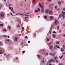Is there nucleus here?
Listing matches in <instances>:
<instances>
[{
  "label": "nucleus",
  "mask_w": 65,
  "mask_h": 65,
  "mask_svg": "<svg viewBox=\"0 0 65 65\" xmlns=\"http://www.w3.org/2000/svg\"><path fill=\"white\" fill-rule=\"evenodd\" d=\"M25 38H26V39H28V37L27 36H25Z\"/></svg>",
  "instance_id": "obj_29"
},
{
  "label": "nucleus",
  "mask_w": 65,
  "mask_h": 65,
  "mask_svg": "<svg viewBox=\"0 0 65 65\" xmlns=\"http://www.w3.org/2000/svg\"><path fill=\"white\" fill-rule=\"evenodd\" d=\"M57 29L58 30H59V26H58Z\"/></svg>",
  "instance_id": "obj_33"
},
{
  "label": "nucleus",
  "mask_w": 65,
  "mask_h": 65,
  "mask_svg": "<svg viewBox=\"0 0 65 65\" xmlns=\"http://www.w3.org/2000/svg\"><path fill=\"white\" fill-rule=\"evenodd\" d=\"M35 12H38V10H35Z\"/></svg>",
  "instance_id": "obj_26"
},
{
  "label": "nucleus",
  "mask_w": 65,
  "mask_h": 65,
  "mask_svg": "<svg viewBox=\"0 0 65 65\" xmlns=\"http://www.w3.org/2000/svg\"><path fill=\"white\" fill-rule=\"evenodd\" d=\"M39 5L40 7H41V8H43V7H44L41 6V4H40V3H39Z\"/></svg>",
  "instance_id": "obj_4"
},
{
  "label": "nucleus",
  "mask_w": 65,
  "mask_h": 65,
  "mask_svg": "<svg viewBox=\"0 0 65 65\" xmlns=\"http://www.w3.org/2000/svg\"><path fill=\"white\" fill-rule=\"evenodd\" d=\"M10 14L11 15H13V14H12V13H10Z\"/></svg>",
  "instance_id": "obj_53"
},
{
  "label": "nucleus",
  "mask_w": 65,
  "mask_h": 65,
  "mask_svg": "<svg viewBox=\"0 0 65 65\" xmlns=\"http://www.w3.org/2000/svg\"><path fill=\"white\" fill-rule=\"evenodd\" d=\"M52 33V31H50V34H51V33Z\"/></svg>",
  "instance_id": "obj_39"
},
{
  "label": "nucleus",
  "mask_w": 65,
  "mask_h": 65,
  "mask_svg": "<svg viewBox=\"0 0 65 65\" xmlns=\"http://www.w3.org/2000/svg\"><path fill=\"white\" fill-rule=\"evenodd\" d=\"M8 38H10L9 36H8Z\"/></svg>",
  "instance_id": "obj_62"
},
{
  "label": "nucleus",
  "mask_w": 65,
  "mask_h": 65,
  "mask_svg": "<svg viewBox=\"0 0 65 65\" xmlns=\"http://www.w3.org/2000/svg\"><path fill=\"white\" fill-rule=\"evenodd\" d=\"M8 28L9 29H10V26H9L8 27Z\"/></svg>",
  "instance_id": "obj_35"
},
{
  "label": "nucleus",
  "mask_w": 65,
  "mask_h": 65,
  "mask_svg": "<svg viewBox=\"0 0 65 65\" xmlns=\"http://www.w3.org/2000/svg\"><path fill=\"white\" fill-rule=\"evenodd\" d=\"M63 10L64 11H65V8H63Z\"/></svg>",
  "instance_id": "obj_54"
},
{
  "label": "nucleus",
  "mask_w": 65,
  "mask_h": 65,
  "mask_svg": "<svg viewBox=\"0 0 65 65\" xmlns=\"http://www.w3.org/2000/svg\"><path fill=\"white\" fill-rule=\"evenodd\" d=\"M63 56L62 55L60 57V59H62V58H63Z\"/></svg>",
  "instance_id": "obj_43"
},
{
  "label": "nucleus",
  "mask_w": 65,
  "mask_h": 65,
  "mask_svg": "<svg viewBox=\"0 0 65 65\" xmlns=\"http://www.w3.org/2000/svg\"><path fill=\"white\" fill-rule=\"evenodd\" d=\"M61 30H60L59 31V33H61Z\"/></svg>",
  "instance_id": "obj_60"
},
{
  "label": "nucleus",
  "mask_w": 65,
  "mask_h": 65,
  "mask_svg": "<svg viewBox=\"0 0 65 65\" xmlns=\"http://www.w3.org/2000/svg\"><path fill=\"white\" fill-rule=\"evenodd\" d=\"M6 41H8V42H9V40L8 39H6Z\"/></svg>",
  "instance_id": "obj_19"
},
{
  "label": "nucleus",
  "mask_w": 65,
  "mask_h": 65,
  "mask_svg": "<svg viewBox=\"0 0 65 65\" xmlns=\"http://www.w3.org/2000/svg\"><path fill=\"white\" fill-rule=\"evenodd\" d=\"M37 56H38V57H40V55H37Z\"/></svg>",
  "instance_id": "obj_61"
},
{
  "label": "nucleus",
  "mask_w": 65,
  "mask_h": 65,
  "mask_svg": "<svg viewBox=\"0 0 65 65\" xmlns=\"http://www.w3.org/2000/svg\"><path fill=\"white\" fill-rule=\"evenodd\" d=\"M53 43V42H52V41H51L50 42V43Z\"/></svg>",
  "instance_id": "obj_63"
},
{
  "label": "nucleus",
  "mask_w": 65,
  "mask_h": 65,
  "mask_svg": "<svg viewBox=\"0 0 65 65\" xmlns=\"http://www.w3.org/2000/svg\"><path fill=\"white\" fill-rule=\"evenodd\" d=\"M63 26H64V27H65V24L64 23L63 25Z\"/></svg>",
  "instance_id": "obj_59"
},
{
  "label": "nucleus",
  "mask_w": 65,
  "mask_h": 65,
  "mask_svg": "<svg viewBox=\"0 0 65 65\" xmlns=\"http://www.w3.org/2000/svg\"><path fill=\"white\" fill-rule=\"evenodd\" d=\"M1 44H2V42L0 41V45H1Z\"/></svg>",
  "instance_id": "obj_46"
},
{
  "label": "nucleus",
  "mask_w": 65,
  "mask_h": 65,
  "mask_svg": "<svg viewBox=\"0 0 65 65\" xmlns=\"http://www.w3.org/2000/svg\"><path fill=\"white\" fill-rule=\"evenodd\" d=\"M50 18L51 20H53V19H54V17H53V16H50Z\"/></svg>",
  "instance_id": "obj_8"
},
{
  "label": "nucleus",
  "mask_w": 65,
  "mask_h": 65,
  "mask_svg": "<svg viewBox=\"0 0 65 65\" xmlns=\"http://www.w3.org/2000/svg\"><path fill=\"white\" fill-rule=\"evenodd\" d=\"M42 9H41V12L42 13H43L44 12V10L43 9L44 8V7H43V8H42Z\"/></svg>",
  "instance_id": "obj_3"
},
{
  "label": "nucleus",
  "mask_w": 65,
  "mask_h": 65,
  "mask_svg": "<svg viewBox=\"0 0 65 65\" xmlns=\"http://www.w3.org/2000/svg\"><path fill=\"white\" fill-rule=\"evenodd\" d=\"M53 45L51 46L50 47V50H52V49L53 48Z\"/></svg>",
  "instance_id": "obj_7"
},
{
  "label": "nucleus",
  "mask_w": 65,
  "mask_h": 65,
  "mask_svg": "<svg viewBox=\"0 0 65 65\" xmlns=\"http://www.w3.org/2000/svg\"><path fill=\"white\" fill-rule=\"evenodd\" d=\"M18 14H20L21 15H25V14H20V13H18Z\"/></svg>",
  "instance_id": "obj_28"
},
{
  "label": "nucleus",
  "mask_w": 65,
  "mask_h": 65,
  "mask_svg": "<svg viewBox=\"0 0 65 65\" xmlns=\"http://www.w3.org/2000/svg\"><path fill=\"white\" fill-rule=\"evenodd\" d=\"M22 53H25V51H23Z\"/></svg>",
  "instance_id": "obj_48"
},
{
  "label": "nucleus",
  "mask_w": 65,
  "mask_h": 65,
  "mask_svg": "<svg viewBox=\"0 0 65 65\" xmlns=\"http://www.w3.org/2000/svg\"><path fill=\"white\" fill-rule=\"evenodd\" d=\"M48 55V53H46L45 55L46 56V55Z\"/></svg>",
  "instance_id": "obj_57"
},
{
  "label": "nucleus",
  "mask_w": 65,
  "mask_h": 65,
  "mask_svg": "<svg viewBox=\"0 0 65 65\" xmlns=\"http://www.w3.org/2000/svg\"><path fill=\"white\" fill-rule=\"evenodd\" d=\"M48 10L47 9L46 10L45 12L46 13H48Z\"/></svg>",
  "instance_id": "obj_11"
},
{
  "label": "nucleus",
  "mask_w": 65,
  "mask_h": 65,
  "mask_svg": "<svg viewBox=\"0 0 65 65\" xmlns=\"http://www.w3.org/2000/svg\"><path fill=\"white\" fill-rule=\"evenodd\" d=\"M3 51L0 50V54H3Z\"/></svg>",
  "instance_id": "obj_16"
},
{
  "label": "nucleus",
  "mask_w": 65,
  "mask_h": 65,
  "mask_svg": "<svg viewBox=\"0 0 65 65\" xmlns=\"http://www.w3.org/2000/svg\"><path fill=\"white\" fill-rule=\"evenodd\" d=\"M30 41H28V43H30Z\"/></svg>",
  "instance_id": "obj_58"
},
{
  "label": "nucleus",
  "mask_w": 65,
  "mask_h": 65,
  "mask_svg": "<svg viewBox=\"0 0 65 65\" xmlns=\"http://www.w3.org/2000/svg\"><path fill=\"white\" fill-rule=\"evenodd\" d=\"M0 26H2V27H3V24H0Z\"/></svg>",
  "instance_id": "obj_25"
},
{
  "label": "nucleus",
  "mask_w": 65,
  "mask_h": 65,
  "mask_svg": "<svg viewBox=\"0 0 65 65\" xmlns=\"http://www.w3.org/2000/svg\"><path fill=\"white\" fill-rule=\"evenodd\" d=\"M16 60H18V58L17 57H16Z\"/></svg>",
  "instance_id": "obj_50"
},
{
  "label": "nucleus",
  "mask_w": 65,
  "mask_h": 65,
  "mask_svg": "<svg viewBox=\"0 0 65 65\" xmlns=\"http://www.w3.org/2000/svg\"><path fill=\"white\" fill-rule=\"evenodd\" d=\"M11 10V11H13V8H12Z\"/></svg>",
  "instance_id": "obj_44"
},
{
  "label": "nucleus",
  "mask_w": 65,
  "mask_h": 65,
  "mask_svg": "<svg viewBox=\"0 0 65 65\" xmlns=\"http://www.w3.org/2000/svg\"><path fill=\"white\" fill-rule=\"evenodd\" d=\"M54 48L55 50H57V48H56L55 46L54 47Z\"/></svg>",
  "instance_id": "obj_34"
},
{
  "label": "nucleus",
  "mask_w": 65,
  "mask_h": 65,
  "mask_svg": "<svg viewBox=\"0 0 65 65\" xmlns=\"http://www.w3.org/2000/svg\"><path fill=\"white\" fill-rule=\"evenodd\" d=\"M56 62L57 63H59V61L58 60H56Z\"/></svg>",
  "instance_id": "obj_45"
},
{
  "label": "nucleus",
  "mask_w": 65,
  "mask_h": 65,
  "mask_svg": "<svg viewBox=\"0 0 65 65\" xmlns=\"http://www.w3.org/2000/svg\"><path fill=\"white\" fill-rule=\"evenodd\" d=\"M22 29L23 31H24V27H22Z\"/></svg>",
  "instance_id": "obj_23"
},
{
  "label": "nucleus",
  "mask_w": 65,
  "mask_h": 65,
  "mask_svg": "<svg viewBox=\"0 0 65 65\" xmlns=\"http://www.w3.org/2000/svg\"><path fill=\"white\" fill-rule=\"evenodd\" d=\"M53 38H55L56 37V35L54 34L53 35Z\"/></svg>",
  "instance_id": "obj_15"
},
{
  "label": "nucleus",
  "mask_w": 65,
  "mask_h": 65,
  "mask_svg": "<svg viewBox=\"0 0 65 65\" xmlns=\"http://www.w3.org/2000/svg\"><path fill=\"white\" fill-rule=\"evenodd\" d=\"M4 37L5 38H6L7 37V36L5 35H4Z\"/></svg>",
  "instance_id": "obj_37"
},
{
  "label": "nucleus",
  "mask_w": 65,
  "mask_h": 65,
  "mask_svg": "<svg viewBox=\"0 0 65 65\" xmlns=\"http://www.w3.org/2000/svg\"><path fill=\"white\" fill-rule=\"evenodd\" d=\"M63 48H64V49H65V46L64 45H63Z\"/></svg>",
  "instance_id": "obj_47"
},
{
  "label": "nucleus",
  "mask_w": 65,
  "mask_h": 65,
  "mask_svg": "<svg viewBox=\"0 0 65 65\" xmlns=\"http://www.w3.org/2000/svg\"><path fill=\"white\" fill-rule=\"evenodd\" d=\"M57 59H58V57H55L54 58V59L55 60H57Z\"/></svg>",
  "instance_id": "obj_13"
},
{
  "label": "nucleus",
  "mask_w": 65,
  "mask_h": 65,
  "mask_svg": "<svg viewBox=\"0 0 65 65\" xmlns=\"http://www.w3.org/2000/svg\"><path fill=\"white\" fill-rule=\"evenodd\" d=\"M47 41H48H48H50V39L48 38H47Z\"/></svg>",
  "instance_id": "obj_18"
},
{
  "label": "nucleus",
  "mask_w": 65,
  "mask_h": 65,
  "mask_svg": "<svg viewBox=\"0 0 65 65\" xmlns=\"http://www.w3.org/2000/svg\"><path fill=\"white\" fill-rule=\"evenodd\" d=\"M10 56V54H9L7 56L8 57H9V56Z\"/></svg>",
  "instance_id": "obj_51"
},
{
  "label": "nucleus",
  "mask_w": 65,
  "mask_h": 65,
  "mask_svg": "<svg viewBox=\"0 0 65 65\" xmlns=\"http://www.w3.org/2000/svg\"><path fill=\"white\" fill-rule=\"evenodd\" d=\"M49 13L50 14H53V12L51 11H49Z\"/></svg>",
  "instance_id": "obj_6"
},
{
  "label": "nucleus",
  "mask_w": 65,
  "mask_h": 65,
  "mask_svg": "<svg viewBox=\"0 0 65 65\" xmlns=\"http://www.w3.org/2000/svg\"><path fill=\"white\" fill-rule=\"evenodd\" d=\"M25 19L27 20V19H28V17H25Z\"/></svg>",
  "instance_id": "obj_24"
},
{
  "label": "nucleus",
  "mask_w": 65,
  "mask_h": 65,
  "mask_svg": "<svg viewBox=\"0 0 65 65\" xmlns=\"http://www.w3.org/2000/svg\"><path fill=\"white\" fill-rule=\"evenodd\" d=\"M59 65H62V64H61V63H59Z\"/></svg>",
  "instance_id": "obj_52"
},
{
  "label": "nucleus",
  "mask_w": 65,
  "mask_h": 65,
  "mask_svg": "<svg viewBox=\"0 0 65 65\" xmlns=\"http://www.w3.org/2000/svg\"><path fill=\"white\" fill-rule=\"evenodd\" d=\"M17 27H20V25H17Z\"/></svg>",
  "instance_id": "obj_32"
},
{
  "label": "nucleus",
  "mask_w": 65,
  "mask_h": 65,
  "mask_svg": "<svg viewBox=\"0 0 65 65\" xmlns=\"http://www.w3.org/2000/svg\"><path fill=\"white\" fill-rule=\"evenodd\" d=\"M44 63V60H43L42 61V65H43V64Z\"/></svg>",
  "instance_id": "obj_9"
},
{
  "label": "nucleus",
  "mask_w": 65,
  "mask_h": 65,
  "mask_svg": "<svg viewBox=\"0 0 65 65\" xmlns=\"http://www.w3.org/2000/svg\"><path fill=\"white\" fill-rule=\"evenodd\" d=\"M57 7H58V6H56L55 7V8H57Z\"/></svg>",
  "instance_id": "obj_42"
},
{
  "label": "nucleus",
  "mask_w": 65,
  "mask_h": 65,
  "mask_svg": "<svg viewBox=\"0 0 65 65\" xmlns=\"http://www.w3.org/2000/svg\"><path fill=\"white\" fill-rule=\"evenodd\" d=\"M52 59H51V60H49L48 62V63H51V62H52Z\"/></svg>",
  "instance_id": "obj_17"
},
{
  "label": "nucleus",
  "mask_w": 65,
  "mask_h": 65,
  "mask_svg": "<svg viewBox=\"0 0 65 65\" xmlns=\"http://www.w3.org/2000/svg\"><path fill=\"white\" fill-rule=\"evenodd\" d=\"M58 3L59 4V5H60V4H61V2H58Z\"/></svg>",
  "instance_id": "obj_21"
},
{
  "label": "nucleus",
  "mask_w": 65,
  "mask_h": 65,
  "mask_svg": "<svg viewBox=\"0 0 65 65\" xmlns=\"http://www.w3.org/2000/svg\"><path fill=\"white\" fill-rule=\"evenodd\" d=\"M53 55H54V56H55V55H56V53H54L53 54Z\"/></svg>",
  "instance_id": "obj_41"
},
{
  "label": "nucleus",
  "mask_w": 65,
  "mask_h": 65,
  "mask_svg": "<svg viewBox=\"0 0 65 65\" xmlns=\"http://www.w3.org/2000/svg\"><path fill=\"white\" fill-rule=\"evenodd\" d=\"M33 35H34V36H36V34L34 33L33 34Z\"/></svg>",
  "instance_id": "obj_40"
},
{
  "label": "nucleus",
  "mask_w": 65,
  "mask_h": 65,
  "mask_svg": "<svg viewBox=\"0 0 65 65\" xmlns=\"http://www.w3.org/2000/svg\"><path fill=\"white\" fill-rule=\"evenodd\" d=\"M52 62H56V60H54V59H52Z\"/></svg>",
  "instance_id": "obj_12"
},
{
  "label": "nucleus",
  "mask_w": 65,
  "mask_h": 65,
  "mask_svg": "<svg viewBox=\"0 0 65 65\" xmlns=\"http://www.w3.org/2000/svg\"><path fill=\"white\" fill-rule=\"evenodd\" d=\"M37 9L38 10V11H40V9H39V8H38Z\"/></svg>",
  "instance_id": "obj_30"
},
{
  "label": "nucleus",
  "mask_w": 65,
  "mask_h": 65,
  "mask_svg": "<svg viewBox=\"0 0 65 65\" xmlns=\"http://www.w3.org/2000/svg\"><path fill=\"white\" fill-rule=\"evenodd\" d=\"M62 14H61L60 15H59V18H61V17H62L63 19H64V18H65V12H63V11H62Z\"/></svg>",
  "instance_id": "obj_1"
},
{
  "label": "nucleus",
  "mask_w": 65,
  "mask_h": 65,
  "mask_svg": "<svg viewBox=\"0 0 65 65\" xmlns=\"http://www.w3.org/2000/svg\"><path fill=\"white\" fill-rule=\"evenodd\" d=\"M53 33H56V32L55 31H54L53 32Z\"/></svg>",
  "instance_id": "obj_38"
},
{
  "label": "nucleus",
  "mask_w": 65,
  "mask_h": 65,
  "mask_svg": "<svg viewBox=\"0 0 65 65\" xmlns=\"http://www.w3.org/2000/svg\"><path fill=\"white\" fill-rule=\"evenodd\" d=\"M55 46L57 48H60V47H59V46H58V45H56Z\"/></svg>",
  "instance_id": "obj_10"
},
{
  "label": "nucleus",
  "mask_w": 65,
  "mask_h": 65,
  "mask_svg": "<svg viewBox=\"0 0 65 65\" xmlns=\"http://www.w3.org/2000/svg\"><path fill=\"white\" fill-rule=\"evenodd\" d=\"M23 44V42H21V44Z\"/></svg>",
  "instance_id": "obj_49"
},
{
  "label": "nucleus",
  "mask_w": 65,
  "mask_h": 65,
  "mask_svg": "<svg viewBox=\"0 0 65 65\" xmlns=\"http://www.w3.org/2000/svg\"><path fill=\"white\" fill-rule=\"evenodd\" d=\"M55 24H56V25H58L59 24V22H57V21H55Z\"/></svg>",
  "instance_id": "obj_5"
},
{
  "label": "nucleus",
  "mask_w": 65,
  "mask_h": 65,
  "mask_svg": "<svg viewBox=\"0 0 65 65\" xmlns=\"http://www.w3.org/2000/svg\"><path fill=\"white\" fill-rule=\"evenodd\" d=\"M61 52H63L64 51V49H63V48H62L61 49Z\"/></svg>",
  "instance_id": "obj_20"
},
{
  "label": "nucleus",
  "mask_w": 65,
  "mask_h": 65,
  "mask_svg": "<svg viewBox=\"0 0 65 65\" xmlns=\"http://www.w3.org/2000/svg\"><path fill=\"white\" fill-rule=\"evenodd\" d=\"M14 39H15V41H17V40H18V38H17V37H15L14 38Z\"/></svg>",
  "instance_id": "obj_14"
},
{
  "label": "nucleus",
  "mask_w": 65,
  "mask_h": 65,
  "mask_svg": "<svg viewBox=\"0 0 65 65\" xmlns=\"http://www.w3.org/2000/svg\"><path fill=\"white\" fill-rule=\"evenodd\" d=\"M50 54L51 56H53V54H52V53H50Z\"/></svg>",
  "instance_id": "obj_55"
},
{
  "label": "nucleus",
  "mask_w": 65,
  "mask_h": 65,
  "mask_svg": "<svg viewBox=\"0 0 65 65\" xmlns=\"http://www.w3.org/2000/svg\"><path fill=\"white\" fill-rule=\"evenodd\" d=\"M51 1L52 0H48V1H49V2H50V1Z\"/></svg>",
  "instance_id": "obj_64"
},
{
  "label": "nucleus",
  "mask_w": 65,
  "mask_h": 65,
  "mask_svg": "<svg viewBox=\"0 0 65 65\" xmlns=\"http://www.w3.org/2000/svg\"><path fill=\"white\" fill-rule=\"evenodd\" d=\"M4 16V14L3 13H0V17H3Z\"/></svg>",
  "instance_id": "obj_2"
},
{
  "label": "nucleus",
  "mask_w": 65,
  "mask_h": 65,
  "mask_svg": "<svg viewBox=\"0 0 65 65\" xmlns=\"http://www.w3.org/2000/svg\"><path fill=\"white\" fill-rule=\"evenodd\" d=\"M47 16H45L44 17V18H45V19H47Z\"/></svg>",
  "instance_id": "obj_27"
},
{
  "label": "nucleus",
  "mask_w": 65,
  "mask_h": 65,
  "mask_svg": "<svg viewBox=\"0 0 65 65\" xmlns=\"http://www.w3.org/2000/svg\"><path fill=\"white\" fill-rule=\"evenodd\" d=\"M56 10H59V8H57L56 9Z\"/></svg>",
  "instance_id": "obj_36"
},
{
  "label": "nucleus",
  "mask_w": 65,
  "mask_h": 65,
  "mask_svg": "<svg viewBox=\"0 0 65 65\" xmlns=\"http://www.w3.org/2000/svg\"><path fill=\"white\" fill-rule=\"evenodd\" d=\"M25 15V16H28V15H27V14H25L24 15Z\"/></svg>",
  "instance_id": "obj_56"
},
{
  "label": "nucleus",
  "mask_w": 65,
  "mask_h": 65,
  "mask_svg": "<svg viewBox=\"0 0 65 65\" xmlns=\"http://www.w3.org/2000/svg\"><path fill=\"white\" fill-rule=\"evenodd\" d=\"M3 30H4V31H6V30L5 29H3Z\"/></svg>",
  "instance_id": "obj_31"
},
{
  "label": "nucleus",
  "mask_w": 65,
  "mask_h": 65,
  "mask_svg": "<svg viewBox=\"0 0 65 65\" xmlns=\"http://www.w3.org/2000/svg\"><path fill=\"white\" fill-rule=\"evenodd\" d=\"M56 43L57 44H59V42L58 41H57V42H56Z\"/></svg>",
  "instance_id": "obj_22"
}]
</instances>
